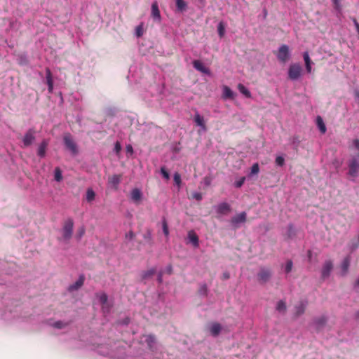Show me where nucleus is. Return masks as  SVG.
Wrapping results in <instances>:
<instances>
[{"label":"nucleus","instance_id":"nucleus-56","mask_svg":"<svg viewBox=\"0 0 359 359\" xmlns=\"http://www.w3.org/2000/svg\"><path fill=\"white\" fill-rule=\"evenodd\" d=\"M127 150H128V151H129V152H131V153H132V152H133V147H132L130 145H128V146L127 147Z\"/></svg>","mask_w":359,"mask_h":359},{"label":"nucleus","instance_id":"nucleus-29","mask_svg":"<svg viewBox=\"0 0 359 359\" xmlns=\"http://www.w3.org/2000/svg\"><path fill=\"white\" fill-rule=\"evenodd\" d=\"M54 178L57 182H60L62 180V171L59 167L55 168Z\"/></svg>","mask_w":359,"mask_h":359},{"label":"nucleus","instance_id":"nucleus-35","mask_svg":"<svg viewBox=\"0 0 359 359\" xmlns=\"http://www.w3.org/2000/svg\"><path fill=\"white\" fill-rule=\"evenodd\" d=\"M292 266H293L292 261V260H287V262H286V264H285V273H289L292 271Z\"/></svg>","mask_w":359,"mask_h":359},{"label":"nucleus","instance_id":"nucleus-23","mask_svg":"<svg viewBox=\"0 0 359 359\" xmlns=\"http://www.w3.org/2000/svg\"><path fill=\"white\" fill-rule=\"evenodd\" d=\"M197 292L200 296L206 297L208 292L207 285L205 283L201 285Z\"/></svg>","mask_w":359,"mask_h":359},{"label":"nucleus","instance_id":"nucleus-5","mask_svg":"<svg viewBox=\"0 0 359 359\" xmlns=\"http://www.w3.org/2000/svg\"><path fill=\"white\" fill-rule=\"evenodd\" d=\"M64 143L67 149H68L73 155H76L79 152L77 145L73 140L69 133L65 134L63 137Z\"/></svg>","mask_w":359,"mask_h":359},{"label":"nucleus","instance_id":"nucleus-36","mask_svg":"<svg viewBox=\"0 0 359 359\" xmlns=\"http://www.w3.org/2000/svg\"><path fill=\"white\" fill-rule=\"evenodd\" d=\"M174 182L179 187H180L181 186V183H182V180H181V176L178 173V172H175L174 174Z\"/></svg>","mask_w":359,"mask_h":359},{"label":"nucleus","instance_id":"nucleus-18","mask_svg":"<svg viewBox=\"0 0 359 359\" xmlns=\"http://www.w3.org/2000/svg\"><path fill=\"white\" fill-rule=\"evenodd\" d=\"M131 199L135 202H138L142 198V192L139 189H133L131 191Z\"/></svg>","mask_w":359,"mask_h":359},{"label":"nucleus","instance_id":"nucleus-11","mask_svg":"<svg viewBox=\"0 0 359 359\" xmlns=\"http://www.w3.org/2000/svg\"><path fill=\"white\" fill-rule=\"evenodd\" d=\"M327 322V318L325 316H320L313 320V324L318 331L322 330L325 326Z\"/></svg>","mask_w":359,"mask_h":359},{"label":"nucleus","instance_id":"nucleus-49","mask_svg":"<svg viewBox=\"0 0 359 359\" xmlns=\"http://www.w3.org/2000/svg\"><path fill=\"white\" fill-rule=\"evenodd\" d=\"M212 182V179L210 177H205L204 178V183L206 186H210Z\"/></svg>","mask_w":359,"mask_h":359},{"label":"nucleus","instance_id":"nucleus-41","mask_svg":"<svg viewBox=\"0 0 359 359\" xmlns=\"http://www.w3.org/2000/svg\"><path fill=\"white\" fill-rule=\"evenodd\" d=\"M191 197L194 199H196L198 201H200L202 200L203 196L202 194L199 192H194L191 194Z\"/></svg>","mask_w":359,"mask_h":359},{"label":"nucleus","instance_id":"nucleus-46","mask_svg":"<svg viewBox=\"0 0 359 359\" xmlns=\"http://www.w3.org/2000/svg\"><path fill=\"white\" fill-rule=\"evenodd\" d=\"M111 309V306L107 303V304H102V310L104 313H109Z\"/></svg>","mask_w":359,"mask_h":359},{"label":"nucleus","instance_id":"nucleus-32","mask_svg":"<svg viewBox=\"0 0 359 359\" xmlns=\"http://www.w3.org/2000/svg\"><path fill=\"white\" fill-rule=\"evenodd\" d=\"M97 297L101 304H107L108 297L105 293L97 294Z\"/></svg>","mask_w":359,"mask_h":359},{"label":"nucleus","instance_id":"nucleus-57","mask_svg":"<svg viewBox=\"0 0 359 359\" xmlns=\"http://www.w3.org/2000/svg\"><path fill=\"white\" fill-rule=\"evenodd\" d=\"M223 276H224V279H228L229 278V273H224Z\"/></svg>","mask_w":359,"mask_h":359},{"label":"nucleus","instance_id":"nucleus-47","mask_svg":"<svg viewBox=\"0 0 359 359\" xmlns=\"http://www.w3.org/2000/svg\"><path fill=\"white\" fill-rule=\"evenodd\" d=\"M85 228L84 227H81L79 229L78 231V234H77V237L79 239H80L85 233Z\"/></svg>","mask_w":359,"mask_h":359},{"label":"nucleus","instance_id":"nucleus-30","mask_svg":"<svg viewBox=\"0 0 359 359\" xmlns=\"http://www.w3.org/2000/svg\"><path fill=\"white\" fill-rule=\"evenodd\" d=\"M95 191L91 189H88L86 191V200L88 202H91L95 199Z\"/></svg>","mask_w":359,"mask_h":359},{"label":"nucleus","instance_id":"nucleus-4","mask_svg":"<svg viewBox=\"0 0 359 359\" xmlns=\"http://www.w3.org/2000/svg\"><path fill=\"white\" fill-rule=\"evenodd\" d=\"M302 67L298 63L292 64L288 69V77L292 81L297 80L302 75Z\"/></svg>","mask_w":359,"mask_h":359},{"label":"nucleus","instance_id":"nucleus-33","mask_svg":"<svg viewBox=\"0 0 359 359\" xmlns=\"http://www.w3.org/2000/svg\"><path fill=\"white\" fill-rule=\"evenodd\" d=\"M276 309L279 312H285V311H286L285 302L283 300L279 301L277 304Z\"/></svg>","mask_w":359,"mask_h":359},{"label":"nucleus","instance_id":"nucleus-2","mask_svg":"<svg viewBox=\"0 0 359 359\" xmlns=\"http://www.w3.org/2000/svg\"><path fill=\"white\" fill-rule=\"evenodd\" d=\"M74 229V220L72 218H67L63 224L62 232V238L69 241L72 236Z\"/></svg>","mask_w":359,"mask_h":359},{"label":"nucleus","instance_id":"nucleus-40","mask_svg":"<svg viewBox=\"0 0 359 359\" xmlns=\"http://www.w3.org/2000/svg\"><path fill=\"white\" fill-rule=\"evenodd\" d=\"M162 227H163V231L164 234L166 236H168L169 234V230H168V224L165 220L163 221Z\"/></svg>","mask_w":359,"mask_h":359},{"label":"nucleus","instance_id":"nucleus-9","mask_svg":"<svg viewBox=\"0 0 359 359\" xmlns=\"http://www.w3.org/2000/svg\"><path fill=\"white\" fill-rule=\"evenodd\" d=\"M289 57V48L287 45H282L279 49L277 54V57L279 60L282 62H285Z\"/></svg>","mask_w":359,"mask_h":359},{"label":"nucleus","instance_id":"nucleus-58","mask_svg":"<svg viewBox=\"0 0 359 359\" xmlns=\"http://www.w3.org/2000/svg\"><path fill=\"white\" fill-rule=\"evenodd\" d=\"M289 231H291L292 230V225H290L289 226Z\"/></svg>","mask_w":359,"mask_h":359},{"label":"nucleus","instance_id":"nucleus-8","mask_svg":"<svg viewBox=\"0 0 359 359\" xmlns=\"http://www.w3.org/2000/svg\"><path fill=\"white\" fill-rule=\"evenodd\" d=\"M216 212L219 215H226L231 212V207L228 203L222 202L217 205Z\"/></svg>","mask_w":359,"mask_h":359},{"label":"nucleus","instance_id":"nucleus-17","mask_svg":"<svg viewBox=\"0 0 359 359\" xmlns=\"http://www.w3.org/2000/svg\"><path fill=\"white\" fill-rule=\"evenodd\" d=\"M46 82H47V84L48 86V91L50 93H51L52 90H53V79H52V74H51L50 70L48 68H47L46 69Z\"/></svg>","mask_w":359,"mask_h":359},{"label":"nucleus","instance_id":"nucleus-51","mask_svg":"<svg viewBox=\"0 0 359 359\" xmlns=\"http://www.w3.org/2000/svg\"><path fill=\"white\" fill-rule=\"evenodd\" d=\"M355 102L359 104V90H356L354 92Z\"/></svg>","mask_w":359,"mask_h":359},{"label":"nucleus","instance_id":"nucleus-20","mask_svg":"<svg viewBox=\"0 0 359 359\" xmlns=\"http://www.w3.org/2000/svg\"><path fill=\"white\" fill-rule=\"evenodd\" d=\"M303 57H304V62H305L306 69L308 73H311V72L312 61L310 59V57H309V55L308 52H304V55H303Z\"/></svg>","mask_w":359,"mask_h":359},{"label":"nucleus","instance_id":"nucleus-13","mask_svg":"<svg viewBox=\"0 0 359 359\" xmlns=\"http://www.w3.org/2000/svg\"><path fill=\"white\" fill-rule=\"evenodd\" d=\"M151 17L158 22L161 21L160 11L156 1L154 2L151 5Z\"/></svg>","mask_w":359,"mask_h":359},{"label":"nucleus","instance_id":"nucleus-12","mask_svg":"<svg viewBox=\"0 0 359 359\" xmlns=\"http://www.w3.org/2000/svg\"><path fill=\"white\" fill-rule=\"evenodd\" d=\"M193 66L196 70H198L203 74H205L208 75L210 74V69L208 67H205L201 60H194L193 62Z\"/></svg>","mask_w":359,"mask_h":359},{"label":"nucleus","instance_id":"nucleus-43","mask_svg":"<svg viewBox=\"0 0 359 359\" xmlns=\"http://www.w3.org/2000/svg\"><path fill=\"white\" fill-rule=\"evenodd\" d=\"M245 180V177H241L239 180H238V181H236L235 182V186L237 188L241 187L243 186V184H244Z\"/></svg>","mask_w":359,"mask_h":359},{"label":"nucleus","instance_id":"nucleus-16","mask_svg":"<svg viewBox=\"0 0 359 359\" xmlns=\"http://www.w3.org/2000/svg\"><path fill=\"white\" fill-rule=\"evenodd\" d=\"M194 122L198 126H200L203 130H206V126L204 118L198 112L194 115Z\"/></svg>","mask_w":359,"mask_h":359},{"label":"nucleus","instance_id":"nucleus-26","mask_svg":"<svg viewBox=\"0 0 359 359\" xmlns=\"http://www.w3.org/2000/svg\"><path fill=\"white\" fill-rule=\"evenodd\" d=\"M305 305L303 302H300L298 305L295 306V314L297 316H299L303 314L305 311Z\"/></svg>","mask_w":359,"mask_h":359},{"label":"nucleus","instance_id":"nucleus-15","mask_svg":"<svg viewBox=\"0 0 359 359\" xmlns=\"http://www.w3.org/2000/svg\"><path fill=\"white\" fill-rule=\"evenodd\" d=\"M121 175H111L108 178V182L114 188L117 189L121 182Z\"/></svg>","mask_w":359,"mask_h":359},{"label":"nucleus","instance_id":"nucleus-10","mask_svg":"<svg viewBox=\"0 0 359 359\" xmlns=\"http://www.w3.org/2000/svg\"><path fill=\"white\" fill-rule=\"evenodd\" d=\"M332 268H333L332 262L331 260L325 261L323 266V268H322V271H321L322 278H327L330 276V272L332 270Z\"/></svg>","mask_w":359,"mask_h":359},{"label":"nucleus","instance_id":"nucleus-6","mask_svg":"<svg viewBox=\"0 0 359 359\" xmlns=\"http://www.w3.org/2000/svg\"><path fill=\"white\" fill-rule=\"evenodd\" d=\"M272 276V271L270 269L261 267L257 273V278L259 283L264 284L267 283Z\"/></svg>","mask_w":359,"mask_h":359},{"label":"nucleus","instance_id":"nucleus-19","mask_svg":"<svg viewBox=\"0 0 359 359\" xmlns=\"http://www.w3.org/2000/svg\"><path fill=\"white\" fill-rule=\"evenodd\" d=\"M221 330H222V326L218 323H212L210 327V329L211 334L215 337L217 336L219 334V332H221Z\"/></svg>","mask_w":359,"mask_h":359},{"label":"nucleus","instance_id":"nucleus-31","mask_svg":"<svg viewBox=\"0 0 359 359\" xmlns=\"http://www.w3.org/2000/svg\"><path fill=\"white\" fill-rule=\"evenodd\" d=\"M217 32L220 38H222L225 34V26L222 22H220L217 26Z\"/></svg>","mask_w":359,"mask_h":359},{"label":"nucleus","instance_id":"nucleus-44","mask_svg":"<svg viewBox=\"0 0 359 359\" xmlns=\"http://www.w3.org/2000/svg\"><path fill=\"white\" fill-rule=\"evenodd\" d=\"M161 172L165 179L168 180L170 178V175L165 168H161Z\"/></svg>","mask_w":359,"mask_h":359},{"label":"nucleus","instance_id":"nucleus-54","mask_svg":"<svg viewBox=\"0 0 359 359\" xmlns=\"http://www.w3.org/2000/svg\"><path fill=\"white\" fill-rule=\"evenodd\" d=\"M166 271L168 274H171L172 273V267L171 265L167 266Z\"/></svg>","mask_w":359,"mask_h":359},{"label":"nucleus","instance_id":"nucleus-37","mask_svg":"<svg viewBox=\"0 0 359 359\" xmlns=\"http://www.w3.org/2000/svg\"><path fill=\"white\" fill-rule=\"evenodd\" d=\"M259 172V167L257 163H254L251 168V175H257Z\"/></svg>","mask_w":359,"mask_h":359},{"label":"nucleus","instance_id":"nucleus-7","mask_svg":"<svg viewBox=\"0 0 359 359\" xmlns=\"http://www.w3.org/2000/svg\"><path fill=\"white\" fill-rule=\"evenodd\" d=\"M36 132L34 128H29L22 138V143L25 147L30 146L35 140Z\"/></svg>","mask_w":359,"mask_h":359},{"label":"nucleus","instance_id":"nucleus-50","mask_svg":"<svg viewBox=\"0 0 359 359\" xmlns=\"http://www.w3.org/2000/svg\"><path fill=\"white\" fill-rule=\"evenodd\" d=\"M126 238L132 240L135 237V233L133 231H130L126 235Z\"/></svg>","mask_w":359,"mask_h":359},{"label":"nucleus","instance_id":"nucleus-1","mask_svg":"<svg viewBox=\"0 0 359 359\" xmlns=\"http://www.w3.org/2000/svg\"><path fill=\"white\" fill-rule=\"evenodd\" d=\"M348 175L353 178L357 177L359 175V154L348 161Z\"/></svg>","mask_w":359,"mask_h":359},{"label":"nucleus","instance_id":"nucleus-24","mask_svg":"<svg viewBox=\"0 0 359 359\" xmlns=\"http://www.w3.org/2000/svg\"><path fill=\"white\" fill-rule=\"evenodd\" d=\"M317 125L321 133L324 134L326 132V126L320 116L317 117Z\"/></svg>","mask_w":359,"mask_h":359},{"label":"nucleus","instance_id":"nucleus-45","mask_svg":"<svg viewBox=\"0 0 359 359\" xmlns=\"http://www.w3.org/2000/svg\"><path fill=\"white\" fill-rule=\"evenodd\" d=\"M143 34L142 25H140L136 27V35L140 37Z\"/></svg>","mask_w":359,"mask_h":359},{"label":"nucleus","instance_id":"nucleus-34","mask_svg":"<svg viewBox=\"0 0 359 359\" xmlns=\"http://www.w3.org/2000/svg\"><path fill=\"white\" fill-rule=\"evenodd\" d=\"M156 273L155 269H151L148 271H144L142 273V277L143 279H146L150 276H152Z\"/></svg>","mask_w":359,"mask_h":359},{"label":"nucleus","instance_id":"nucleus-21","mask_svg":"<svg viewBox=\"0 0 359 359\" xmlns=\"http://www.w3.org/2000/svg\"><path fill=\"white\" fill-rule=\"evenodd\" d=\"M84 283V277L80 276L79 278L72 285L69 286V290L70 291L76 290L80 288Z\"/></svg>","mask_w":359,"mask_h":359},{"label":"nucleus","instance_id":"nucleus-48","mask_svg":"<svg viewBox=\"0 0 359 359\" xmlns=\"http://www.w3.org/2000/svg\"><path fill=\"white\" fill-rule=\"evenodd\" d=\"M352 20L355 27L356 31H357L358 34H359V23L358 22L357 20L355 18H353Z\"/></svg>","mask_w":359,"mask_h":359},{"label":"nucleus","instance_id":"nucleus-28","mask_svg":"<svg viewBox=\"0 0 359 359\" xmlns=\"http://www.w3.org/2000/svg\"><path fill=\"white\" fill-rule=\"evenodd\" d=\"M176 1V6L179 11H183L187 8V4L184 0H175Z\"/></svg>","mask_w":359,"mask_h":359},{"label":"nucleus","instance_id":"nucleus-42","mask_svg":"<svg viewBox=\"0 0 359 359\" xmlns=\"http://www.w3.org/2000/svg\"><path fill=\"white\" fill-rule=\"evenodd\" d=\"M190 241L194 245H198V236L195 234L189 235Z\"/></svg>","mask_w":359,"mask_h":359},{"label":"nucleus","instance_id":"nucleus-14","mask_svg":"<svg viewBox=\"0 0 359 359\" xmlns=\"http://www.w3.org/2000/svg\"><path fill=\"white\" fill-rule=\"evenodd\" d=\"M48 145V142L46 140H43L39 146L37 154L41 158H43L46 156V149Z\"/></svg>","mask_w":359,"mask_h":359},{"label":"nucleus","instance_id":"nucleus-3","mask_svg":"<svg viewBox=\"0 0 359 359\" xmlns=\"http://www.w3.org/2000/svg\"><path fill=\"white\" fill-rule=\"evenodd\" d=\"M247 221V213L241 212L233 216L230 219V224L233 229H237L241 226V224L245 223Z\"/></svg>","mask_w":359,"mask_h":359},{"label":"nucleus","instance_id":"nucleus-22","mask_svg":"<svg viewBox=\"0 0 359 359\" xmlns=\"http://www.w3.org/2000/svg\"><path fill=\"white\" fill-rule=\"evenodd\" d=\"M350 262H351V257L347 256L346 257L341 265V269L343 271V274L345 275L348 272L349 266H350Z\"/></svg>","mask_w":359,"mask_h":359},{"label":"nucleus","instance_id":"nucleus-52","mask_svg":"<svg viewBox=\"0 0 359 359\" xmlns=\"http://www.w3.org/2000/svg\"><path fill=\"white\" fill-rule=\"evenodd\" d=\"M114 149L116 153H118L121 151V147L119 142H117L116 143Z\"/></svg>","mask_w":359,"mask_h":359},{"label":"nucleus","instance_id":"nucleus-25","mask_svg":"<svg viewBox=\"0 0 359 359\" xmlns=\"http://www.w3.org/2000/svg\"><path fill=\"white\" fill-rule=\"evenodd\" d=\"M238 89L239 90V91L243 94L246 97H251V93L249 91V90L245 87L244 86L243 84L241 83H239L238 85Z\"/></svg>","mask_w":359,"mask_h":359},{"label":"nucleus","instance_id":"nucleus-38","mask_svg":"<svg viewBox=\"0 0 359 359\" xmlns=\"http://www.w3.org/2000/svg\"><path fill=\"white\" fill-rule=\"evenodd\" d=\"M53 327L57 329H62L64 328L67 325V323H63L62 321H57L53 323Z\"/></svg>","mask_w":359,"mask_h":359},{"label":"nucleus","instance_id":"nucleus-55","mask_svg":"<svg viewBox=\"0 0 359 359\" xmlns=\"http://www.w3.org/2000/svg\"><path fill=\"white\" fill-rule=\"evenodd\" d=\"M333 4H334L335 7H338L339 6V0H332Z\"/></svg>","mask_w":359,"mask_h":359},{"label":"nucleus","instance_id":"nucleus-53","mask_svg":"<svg viewBox=\"0 0 359 359\" xmlns=\"http://www.w3.org/2000/svg\"><path fill=\"white\" fill-rule=\"evenodd\" d=\"M158 281L159 283H161L163 281V273L160 272L158 275Z\"/></svg>","mask_w":359,"mask_h":359},{"label":"nucleus","instance_id":"nucleus-27","mask_svg":"<svg viewBox=\"0 0 359 359\" xmlns=\"http://www.w3.org/2000/svg\"><path fill=\"white\" fill-rule=\"evenodd\" d=\"M233 93L228 86H224L223 88V97L224 98H233Z\"/></svg>","mask_w":359,"mask_h":359},{"label":"nucleus","instance_id":"nucleus-39","mask_svg":"<svg viewBox=\"0 0 359 359\" xmlns=\"http://www.w3.org/2000/svg\"><path fill=\"white\" fill-rule=\"evenodd\" d=\"M276 163L278 166H280V167L283 166L284 165V163H285L284 158L283 156H277L276 158Z\"/></svg>","mask_w":359,"mask_h":359}]
</instances>
